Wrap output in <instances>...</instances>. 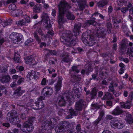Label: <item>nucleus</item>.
I'll list each match as a JSON object with an SVG mask.
<instances>
[{
  "label": "nucleus",
  "mask_w": 133,
  "mask_h": 133,
  "mask_svg": "<svg viewBox=\"0 0 133 133\" xmlns=\"http://www.w3.org/2000/svg\"><path fill=\"white\" fill-rule=\"evenodd\" d=\"M11 78L9 75H5L0 77L1 82L3 83H9L10 81Z\"/></svg>",
  "instance_id": "nucleus-17"
},
{
  "label": "nucleus",
  "mask_w": 133,
  "mask_h": 133,
  "mask_svg": "<svg viewBox=\"0 0 133 133\" xmlns=\"http://www.w3.org/2000/svg\"><path fill=\"white\" fill-rule=\"evenodd\" d=\"M114 83H110L109 88V89L108 90V91L109 92H113L115 91L114 89L113 86Z\"/></svg>",
  "instance_id": "nucleus-49"
},
{
  "label": "nucleus",
  "mask_w": 133,
  "mask_h": 133,
  "mask_svg": "<svg viewBox=\"0 0 133 133\" xmlns=\"http://www.w3.org/2000/svg\"><path fill=\"white\" fill-rule=\"evenodd\" d=\"M81 25V23H78L74 26L73 31L75 36L79 35Z\"/></svg>",
  "instance_id": "nucleus-19"
},
{
  "label": "nucleus",
  "mask_w": 133,
  "mask_h": 133,
  "mask_svg": "<svg viewBox=\"0 0 133 133\" xmlns=\"http://www.w3.org/2000/svg\"><path fill=\"white\" fill-rule=\"evenodd\" d=\"M43 91L45 92L44 96H49L51 95L53 93V89L51 87H46L43 89Z\"/></svg>",
  "instance_id": "nucleus-13"
},
{
  "label": "nucleus",
  "mask_w": 133,
  "mask_h": 133,
  "mask_svg": "<svg viewBox=\"0 0 133 133\" xmlns=\"http://www.w3.org/2000/svg\"><path fill=\"white\" fill-rule=\"evenodd\" d=\"M123 112L122 109L118 106L117 107L111 112L112 115L116 116L122 114Z\"/></svg>",
  "instance_id": "nucleus-15"
},
{
  "label": "nucleus",
  "mask_w": 133,
  "mask_h": 133,
  "mask_svg": "<svg viewBox=\"0 0 133 133\" xmlns=\"http://www.w3.org/2000/svg\"><path fill=\"white\" fill-rule=\"evenodd\" d=\"M103 29L102 27H98L97 32H94V30H87L82 34L81 38L82 42L85 44L89 46H93L96 42L95 37H103L106 35V30Z\"/></svg>",
  "instance_id": "nucleus-1"
},
{
  "label": "nucleus",
  "mask_w": 133,
  "mask_h": 133,
  "mask_svg": "<svg viewBox=\"0 0 133 133\" xmlns=\"http://www.w3.org/2000/svg\"><path fill=\"white\" fill-rule=\"evenodd\" d=\"M26 23V22L25 20L23 19L16 22V23L18 26L25 25Z\"/></svg>",
  "instance_id": "nucleus-45"
},
{
  "label": "nucleus",
  "mask_w": 133,
  "mask_h": 133,
  "mask_svg": "<svg viewBox=\"0 0 133 133\" xmlns=\"http://www.w3.org/2000/svg\"><path fill=\"white\" fill-rule=\"evenodd\" d=\"M42 7L41 4L36 5L33 8L34 12L35 13H40L42 11Z\"/></svg>",
  "instance_id": "nucleus-29"
},
{
  "label": "nucleus",
  "mask_w": 133,
  "mask_h": 133,
  "mask_svg": "<svg viewBox=\"0 0 133 133\" xmlns=\"http://www.w3.org/2000/svg\"><path fill=\"white\" fill-rule=\"evenodd\" d=\"M128 10V9L127 7H123L121 9V12L123 14L125 13Z\"/></svg>",
  "instance_id": "nucleus-58"
},
{
  "label": "nucleus",
  "mask_w": 133,
  "mask_h": 133,
  "mask_svg": "<svg viewBox=\"0 0 133 133\" xmlns=\"http://www.w3.org/2000/svg\"><path fill=\"white\" fill-rule=\"evenodd\" d=\"M77 85L76 84L74 85V87L73 88L72 92L67 91L65 92L61 97H60L58 103V105L60 106H64L66 104L65 101H69L73 97L74 95L77 97L79 98V96L78 94L79 89L75 87Z\"/></svg>",
  "instance_id": "nucleus-2"
},
{
  "label": "nucleus",
  "mask_w": 133,
  "mask_h": 133,
  "mask_svg": "<svg viewBox=\"0 0 133 133\" xmlns=\"http://www.w3.org/2000/svg\"><path fill=\"white\" fill-rule=\"evenodd\" d=\"M131 104V101H128L125 103L121 105V107L125 109H130V108Z\"/></svg>",
  "instance_id": "nucleus-32"
},
{
  "label": "nucleus",
  "mask_w": 133,
  "mask_h": 133,
  "mask_svg": "<svg viewBox=\"0 0 133 133\" xmlns=\"http://www.w3.org/2000/svg\"><path fill=\"white\" fill-rule=\"evenodd\" d=\"M117 18V17L116 18L114 17H112V22L116 28H118L119 25L118 23Z\"/></svg>",
  "instance_id": "nucleus-40"
},
{
  "label": "nucleus",
  "mask_w": 133,
  "mask_h": 133,
  "mask_svg": "<svg viewBox=\"0 0 133 133\" xmlns=\"http://www.w3.org/2000/svg\"><path fill=\"white\" fill-rule=\"evenodd\" d=\"M85 8V5L82 4L79 5V8L81 11H83Z\"/></svg>",
  "instance_id": "nucleus-63"
},
{
  "label": "nucleus",
  "mask_w": 133,
  "mask_h": 133,
  "mask_svg": "<svg viewBox=\"0 0 133 133\" xmlns=\"http://www.w3.org/2000/svg\"><path fill=\"white\" fill-rule=\"evenodd\" d=\"M8 68L6 66H4L2 67V69H1V71L2 72L6 73L7 71Z\"/></svg>",
  "instance_id": "nucleus-57"
},
{
  "label": "nucleus",
  "mask_w": 133,
  "mask_h": 133,
  "mask_svg": "<svg viewBox=\"0 0 133 133\" xmlns=\"http://www.w3.org/2000/svg\"><path fill=\"white\" fill-rule=\"evenodd\" d=\"M128 53L129 54L133 53V49L132 48L130 47L129 48H128L127 51Z\"/></svg>",
  "instance_id": "nucleus-64"
},
{
  "label": "nucleus",
  "mask_w": 133,
  "mask_h": 133,
  "mask_svg": "<svg viewBox=\"0 0 133 133\" xmlns=\"http://www.w3.org/2000/svg\"><path fill=\"white\" fill-rule=\"evenodd\" d=\"M34 35L36 41L38 43H41V40L38 36V34L37 31H35L34 32Z\"/></svg>",
  "instance_id": "nucleus-38"
},
{
  "label": "nucleus",
  "mask_w": 133,
  "mask_h": 133,
  "mask_svg": "<svg viewBox=\"0 0 133 133\" xmlns=\"http://www.w3.org/2000/svg\"><path fill=\"white\" fill-rule=\"evenodd\" d=\"M69 123L67 121H62L58 124L55 129L56 132H65L68 130L70 128Z\"/></svg>",
  "instance_id": "nucleus-5"
},
{
  "label": "nucleus",
  "mask_w": 133,
  "mask_h": 133,
  "mask_svg": "<svg viewBox=\"0 0 133 133\" xmlns=\"http://www.w3.org/2000/svg\"><path fill=\"white\" fill-rule=\"evenodd\" d=\"M25 91L24 90L21 89V87H19L15 90L14 93L15 94H17V95L20 96Z\"/></svg>",
  "instance_id": "nucleus-31"
},
{
  "label": "nucleus",
  "mask_w": 133,
  "mask_h": 133,
  "mask_svg": "<svg viewBox=\"0 0 133 133\" xmlns=\"http://www.w3.org/2000/svg\"><path fill=\"white\" fill-rule=\"evenodd\" d=\"M25 62L27 64L34 65L35 64V60L32 58V56H28L25 59Z\"/></svg>",
  "instance_id": "nucleus-21"
},
{
  "label": "nucleus",
  "mask_w": 133,
  "mask_h": 133,
  "mask_svg": "<svg viewBox=\"0 0 133 133\" xmlns=\"http://www.w3.org/2000/svg\"><path fill=\"white\" fill-rule=\"evenodd\" d=\"M47 81H48V80H46L45 78H43L41 81V85H45L46 84Z\"/></svg>",
  "instance_id": "nucleus-59"
},
{
  "label": "nucleus",
  "mask_w": 133,
  "mask_h": 133,
  "mask_svg": "<svg viewBox=\"0 0 133 133\" xmlns=\"http://www.w3.org/2000/svg\"><path fill=\"white\" fill-rule=\"evenodd\" d=\"M76 129L77 131V133H82L81 132V125L80 124H78L76 126Z\"/></svg>",
  "instance_id": "nucleus-54"
},
{
  "label": "nucleus",
  "mask_w": 133,
  "mask_h": 133,
  "mask_svg": "<svg viewBox=\"0 0 133 133\" xmlns=\"http://www.w3.org/2000/svg\"><path fill=\"white\" fill-rule=\"evenodd\" d=\"M34 75V78L35 79H37L39 77V73L38 72H35V73Z\"/></svg>",
  "instance_id": "nucleus-56"
},
{
  "label": "nucleus",
  "mask_w": 133,
  "mask_h": 133,
  "mask_svg": "<svg viewBox=\"0 0 133 133\" xmlns=\"http://www.w3.org/2000/svg\"><path fill=\"white\" fill-rule=\"evenodd\" d=\"M6 86L3 85H1L0 86V96H2V93L3 92V90H5Z\"/></svg>",
  "instance_id": "nucleus-53"
},
{
  "label": "nucleus",
  "mask_w": 133,
  "mask_h": 133,
  "mask_svg": "<svg viewBox=\"0 0 133 133\" xmlns=\"http://www.w3.org/2000/svg\"><path fill=\"white\" fill-rule=\"evenodd\" d=\"M97 94V91L96 89L95 88H93L90 93L91 98L92 99H94L96 97Z\"/></svg>",
  "instance_id": "nucleus-36"
},
{
  "label": "nucleus",
  "mask_w": 133,
  "mask_h": 133,
  "mask_svg": "<svg viewBox=\"0 0 133 133\" xmlns=\"http://www.w3.org/2000/svg\"><path fill=\"white\" fill-rule=\"evenodd\" d=\"M102 106L99 105L97 104H94L91 105V109L94 110H98L99 109H102Z\"/></svg>",
  "instance_id": "nucleus-35"
},
{
  "label": "nucleus",
  "mask_w": 133,
  "mask_h": 133,
  "mask_svg": "<svg viewBox=\"0 0 133 133\" xmlns=\"http://www.w3.org/2000/svg\"><path fill=\"white\" fill-rule=\"evenodd\" d=\"M106 25L107 31L109 34H110L111 31L112 24L110 22H108L107 23Z\"/></svg>",
  "instance_id": "nucleus-44"
},
{
  "label": "nucleus",
  "mask_w": 133,
  "mask_h": 133,
  "mask_svg": "<svg viewBox=\"0 0 133 133\" xmlns=\"http://www.w3.org/2000/svg\"><path fill=\"white\" fill-rule=\"evenodd\" d=\"M41 18L42 20H44L46 21H48L49 20V18L48 14L44 12H43L42 14Z\"/></svg>",
  "instance_id": "nucleus-41"
},
{
  "label": "nucleus",
  "mask_w": 133,
  "mask_h": 133,
  "mask_svg": "<svg viewBox=\"0 0 133 133\" xmlns=\"http://www.w3.org/2000/svg\"><path fill=\"white\" fill-rule=\"evenodd\" d=\"M23 36L21 34L17 33L16 39L17 40V43L19 41H20L23 38Z\"/></svg>",
  "instance_id": "nucleus-50"
},
{
  "label": "nucleus",
  "mask_w": 133,
  "mask_h": 133,
  "mask_svg": "<svg viewBox=\"0 0 133 133\" xmlns=\"http://www.w3.org/2000/svg\"><path fill=\"white\" fill-rule=\"evenodd\" d=\"M75 71L77 73L79 72L80 71L77 69V67L76 66H73L72 68V70L70 72L71 77V78L72 82L74 83L78 81H80L81 78L80 76L77 75L76 73L74 72Z\"/></svg>",
  "instance_id": "nucleus-7"
},
{
  "label": "nucleus",
  "mask_w": 133,
  "mask_h": 133,
  "mask_svg": "<svg viewBox=\"0 0 133 133\" xmlns=\"http://www.w3.org/2000/svg\"><path fill=\"white\" fill-rule=\"evenodd\" d=\"M62 79V78L61 77H59L57 83L55 86V89L57 92L59 91L61 89Z\"/></svg>",
  "instance_id": "nucleus-22"
},
{
  "label": "nucleus",
  "mask_w": 133,
  "mask_h": 133,
  "mask_svg": "<svg viewBox=\"0 0 133 133\" xmlns=\"http://www.w3.org/2000/svg\"><path fill=\"white\" fill-rule=\"evenodd\" d=\"M93 19H90V20H87L85 22L84 24V26L87 27L91 25L94 26H96L98 24L95 21V18H93Z\"/></svg>",
  "instance_id": "nucleus-16"
},
{
  "label": "nucleus",
  "mask_w": 133,
  "mask_h": 133,
  "mask_svg": "<svg viewBox=\"0 0 133 133\" xmlns=\"http://www.w3.org/2000/svg\"><path fill=\"white\" fill-rule=\"evenodd\" d=\"M17 33L13 32L10 34L9 38L12 41L15 43H17V40L16 39Z\"/></svg>",
  "instance_id": "nucleus-30"
},
{
  "label": "nucleus",
  "mask_w": 133,
  "mask_h": 133,
  "mask_svg": "<svg viewBox=\"0 0 133 133\" xmlns=\"http://www.w3.org/2000/svg\"><path fill=\"white\" fill-rule=\"evenodd\" d=\"M34 41L33 39L31 38H30L28 39L25 42V44L26 45L30 46L32 45L33 44V42Z\"/></svg>",
  "instance_id": "nucleus-43"
},
{
  "label": "nucleus",
  "mask_w": 133,
  "mask_h": 133,
  "mask_svg": "<svg viewBox=\"0 0 133 133\" xmlns=\"http://www.w3.org/2000/svg\"><path fill=\"white\" fill-rule=\"evenodd\" d=\"M23 12L21 10L16 9L14 10H12L11 12V15L14 17H18L22 15Z\"/></svg>",
  "instance_id": "nucleus-23"
},
{
  "label": "nucleus",
  "mask_w": 133,
  "mask_h": 133,
  "mask_svg": "<svg viewBox=\"0 0 133 133\" xmlns=\"http://www.w3.org/2000/svg\"><path fill=\"white\" fill-rule=\"evenodd\" d=\"M66 4L67 6H65V5H63V9H65L64 10V14L66 15V17L68 19L71 20H73L75 19V17L73 15L70 11L68 10V8L69 7L68 4L65 1Z\"/></svg>",
  "instance_id": "nucleus-9"
},
{
  "label": "nucleus",
  "mask_w": 133,
  "mask_h": 133,
  "mask_svg": "<svg viewBox=\"0 0 133 133\" xmlns=\"http://www.w3.org/2000/svg\"><path fill=\"white\" fill-rule=\"evenodd\" d=\"M68 114V115L66 117V118L67 119L71 118L73 116L77 115V111H75L73 109L71 108L69 110Z\"/></svg>",
  "instance_id": "nucleus-20"
},
{
  "label": "nucleus",
  "mask_w": 133,
  "mask_h": 133,
  "mask_svg": "<svg viewBox=\"0 0 133 133\" xmlns=\"http://www.w3.org/2000/svg\"><path fill=\"white\" fill-rule=\"evenodd\" d=\"M35 118L34 117H29L27 121L25 122L23 126L26 129L28 132H31L34 129L32 123L35 121Z\"/></svg>",
  "instance_id": "nucleus-6"
},
{
  "label": "nucleus",
  "mask_w": 133,
  "mask_h": 133,
  "mask_svg": "<svg viewBox=\"0 0 133 133\" xmlns=\"http://www.w3.org/2000/svg\"><path fill=\"white\" fill-rule=\"evenodd\" d=\"M99 116L98 118L101 119L105 114L104 111L103 110H101L99 111Z\"/></svg>",
  "instance_id": "nucleus-51"
},
{
  "label": "nucleus",
  "mask_w": 133,
  "mask_h": 133,
  "mask_svg": "<svg viewBox=\"0 0 133 133\" xmlns=\"http://www.w3.org/2000/svg\"><path fill=\"white\" fill-rule=\"evenodd\" d=\"M33 108L35 109H40L44 107V105L43 102L37 101L33 105Z\"/></svg>",
  "instance_id": "nucleus-18"
},
{
  "label": "nucleus",
  "mask_w": 133,
  "mask_h": 133,
  "mask_svg": "<svg viewBox=\"0 0 133 133\" xmlns=\"http://www.w3.org/2000/svg\"><path fill=\"white\" fill-rule=\"evenodd\" d=\"M86 104V102L83 99H80L76 103L75 109L77 110H81L85 107Z\"/></svg>",
  "instance_id": "nucleus-12"
},
{
  "label": "nucleus",
  "mask_w": 133,
  "mask_h": 133,
  "mask_svg": "<svg viewBox=\"0 0 133 133\" xmlns=\"http://www.w3.org/2000/svg\"><path fill=\"white\" fill-rule=\"evenodd\" d=\"M63 5L67 6L65 1H61L58 5V14L57 16V20L59 29L63 27V24L67 21V19L64 15V9H63Z\"/></svg>",
  "instance_id": "nucleus-3"
},
{
  "label": "nucleus",
  "mask_w": 133,
  "mask_h": 133,
  "mask_svg": "<svg viewBox=\"0 0 133 133\" xmlns=\"http://www.w3.org/2000/svg\"><path fill=\"white\" fill-rule=\"evenodd\" d=\"M9 72L10 74H14L16 72V71L15 69H11L10 70Z\"/></svg>",
  "instance_id": "nucleus-61"
},
{
  "label": "nucleus",
  "mask_w": 133,
  "mask_h": 133,
  "mask_svg": "<svg viewBox=\"0 0 133 133\" xmlns=\"http://www.w3.org/2000/svg\"><path fill=\"white\" fill-rule=\"evenodd\" d=\"M66 33L63 34L62 36L60 37V39L61 42L65 43L68 46H74L76 43V41L73 38V35L71 31L67 30Z\"/></svg>",
  "instance_id": "nucleus-4"
},
{
  "label": "nucleus",
  "mask_w": 133,
  "mask_h": 133,
  "mask_svg": "<svg viewBox=\"0 0 133 133\" xmlns=\"http://www.w3.org/2000/svg\"><path fill=\"white\" fill-rule=\"evenodd\" d=\"M61 57L63 58L62 61L68 63L71 61L70 58L69 54L67 52L63 53L61 55Z\"/></svg>",
  "instance_id": "nucleus-14"
},
{
  "label": "nucleus",
  "mask_w": 133,
  "mask_h": 133,
  "mask_svg": "<svg viewBox=\"0 0 133 133\" xmlns=\"http://www.w3.org/2000/svg\"><path fill=\"white\" fill-rule=\"evenodd\" d=\"M14 117V114L12 112H9L7 115V119L11 123Z\"/></svg>",
  "instance_id": "nucleus-33"
},
{
  "label": "nucleus",
  "mask_w": 133,
  "mask_h": 133,
  "mask_svg": "<svg viewBox=\"0 0 133 133\" xmlns=\"http://www.w3.org/2000/svg\"><path fill=\"white\" fill-rule=\"evenodd\" d=\"M34 73H35V71H34L29 72L27 76V77L29 78L30 80L34 78Z\"/></svg>",
  "instance_id": "nucleus-42"
},
{
  "label": "nucleus",
  "mask_w": 133,
  "mask_h": 133,
  "mask_svg": "<svg viewBox=\"0 0 133 133\" xmlns=\"http://www.w3.org/2000/svg\"><path fill=\"white\" fill-rule=\"evenodd\" d=\"M120 3L121 5L124 4L125 5L126 4V2L124 0H118V3Z\"/></svg>",
  "instance_id": "nucleus-62"
},
{
  "label": "nucleus",
  "mask_w": 133,
  "mask_h": 133,
  "mask_svg": "<svg viewBox=\"0 0 133 133\" xmlns=\"http://www.w3.org/2000/svg\"><path fill=\"white\" fill-rule=\"evenodd\" d=\"M85 70L82 69L81 72V73L82 75H84L85 73L86 74L89 73V72L92 71V70L90 66H87V65H85Z\"/></svg>",
  "instance_id": "nucleus-28"
},
{
  "label": "nucleus",
  "mask_w": 133,
  "mask_h": 133,
  "mask_svg": "<svg viewBox=\"0 0 133 133\" xmlns=\"http://www.w3.org/2000/svg\"><path fill=\"white\" fill-rule=\"evenodd\" d=\"M38 33H39V35H41V36L43 37H44L46 38V37L47 35H45L42 33V31L41 29V28L37 30Z\"/></svg>",
  "instance_id": "nucleus-52"
},
{
  "label": "nucleus",
  "mask_w": 133,
  "mask_h": 133,
  "mask_svg": "<svg viewBox=\"0 0 133 133\" xmlns=\"http://www.w3.org/2000/svg\"><path fill=\"white\" fill-rule=\"evenodd\" d=\"M121 28L122 30L125 33L128 31V29L127 25L125 24H123Z\"/></svg>",
  "instance_id": "nucleus-48"
},
{
  "label": "nucleus",
  "mask_w": 133,
  "mask_h": 133,
  "mask_svg": "<svg viewBox=\"0 0 133 133\" xmlns=\"http://www.w3.org/2000/svg\"><path fill=\"white\" fill-rule=\"evenodd\" d=\"M12 122H11V123L15 124L19 123L20 122V120L18 117L16 116L14 118Z\"/></svg>",
  "instance_id": "nucleus-39"
},
{
  "label": "nucleus",
  "mask_w": 133,
  "mask_h": 133,
  "mask_svg": "<svg viewBox=\"0 0 133 133\" xmlns=\"http://www.w3.org/2000/svg\"><path fill=\"white\" fill-rule=\"evenodd\" d=\"M49 119L44 122L42 124V128L43 129L48 131L53 129L55 127V124H52V119Z\"/></svg>",
  "instance_id": "nucleus-8"
},
{
  "label": "nucleus",
  "mask_w": 133,
  "mask_h": 133,
  "mask_svg": "<svg viewBox=\"0 0 133 133\" xmlns=\"http://www.w3.org/2000/svg\"><path fill=\"white\" fill-rule=\"evenodd\" d=\"M16 5L14 3H12L10 4L9 6V8L10 10H16L15 9Z\"/></svg>",
  "instance_id": "nucleus-55"
},
{
  "label": "nucleus",
  "mask_w": 133,
  "mask_h": 133,
  "mask_svg": "<svg viewBox=\"0 0 133 133\" xmlns=\"http://www.w3.org/2000/svg\"><path fill=\"white\" fill-rule=\"evenodd\" d=\"M14 56V59L16 63H21L20 59L21 57L19 54L18 53H15Z\"/></svg>",
  "instance_id": "nucleus-34"
},
{
  "label": "nucleus",
  "mask_w": 133,
  "mask_h": 133,
  "mask_svg": "<svg viewBox=\"0 0 133 133\" xmlns=\"http://www.w3.org/2000/svg\"><path fill=\"white\" fill-rule=\"evenodd\" d=\"M128 45V42L127 40H122L121 43V46L119 51L120 55H122L124 54Z\"/></svg>",
  "instance_id": "nucleus-11"
},
{
  "label": "nucleus",
  "mask_w": 133,
  "mask_h": 133,
  "mask_svg": "<svg viewBox=\"0 0 133 133\" xmlns=\"http://www.w3.org/2000/svg\"><path fill=\"white\" fill-rule=\"evenodd\" d=\"M126 121L129 124L133 123V118L132 116L130 114H127L125 118Z\"/></svg>",
  "instance_id": "nucleus-25"
},
{
  "label": "nucleus",
  "mask_w": 133,
  "mask_h": 133,
  "mask_svg": "<svg viewBox=\"0 0 133 133\" xmlns=\"http://www.w3.org/2000/svg\"><path fill=\"white\" fill-rule=\"evenodd\" d=\"M46 21L44 24V26L46 29L49 30L51 29L52 25L50 23V22Z\"/></svg>",
  "instance_id": "nucleus-37"
},
{
  "label": "nucleus",
  "mask_w": 133,
  "mask_h": 133,
  "mask_svg": "<svg viewBox=\"0 0 133 133\" xmlns=\"http://www.w3.org/2000/svg\"><path fill=\"white\" fill-rule=\"evenodd\" d=\"M2 107L4 111H8L10 109V104L7 102H4L2 105Z\"/></svg>",
  "instance_id": "nucleus-24"
},
{
  "label": "nucleus",
  "mask_w": 133,
  "mask_h": 133,
  "mask_svg": "<svg viewBox=\"0 0 133 133\" xmlns=\"http://www.w3.org/2000/svg\"><path fill=\"white\" fill-rule=\"evenodd\" d=\"M25 80V78L21 77L20 76L17 81V84L19 85H20L22 83L24 82Z\"/></svg>",
  "instance_id": "nucleus-46"
},
{
  "label": "nucleus",
  "mask_w": 133,
  "mask_h": 133,
  "mask_svg": "<svg viewBox=\"0 0 133 133\" xmlns=\"http://www.w3.org/2000/svg\"><path fill=\"white\" fill-rule=\"evenodd\" d=\"M108 2L107 0L100 1L97 4V6L99 8L103 7L107 5Z\"/></svg>",
  "instance_id": "nucleus-27"
},
{
  "label": "nucleus",
  "mask_w": 133,
  "mask_h": 133,
  "mask_svg": "<svg viewBox=\"0 0 133 133\" xmlns=\"http://www.w3.org/2000/svg\"><path fill=\"white\" fill-rule=\"evenodd\" d=\"M41 28V24L40 23H38L35 24L33 26L34 29H35L36 30Z\"/></svg>",
  "instance_id": "nucleus-47"
},
{
  "label": "nucleus",
  "mask_w": 133,
  "mask_h": 133,
  "mask_svg": "<svg viewBox=\"0 0 133 133\" xmlns=\"http://www.w3.org/2000/svg\"><path fill=\"white\" fill-rule=\"evenodd\" d=\"M110 124L113 128H117L118 129L122 128L124 126V124L122 122H120L118 120H112L110 122Z\"/></svg>",
  "instance_id": "nucleus-10"
},
{
  "label": "nucleus",
  "mask_w": 133,
  "mask_h": 133,
  "mask_svg": "<svg viewBox=\"0 0 133 133\" xmlns=\"http://www.w3.org/2000/svg\"><path fill=\"white\" fill-rule=\"evenodd\" d=\"M113 99L112 94H111L110 92H107L105 93V95L102 98V99L104 100L106 99Z\"/></svg>",
  "instance_id": "nucleus-26"
},
{
  "label": "nucleus",
  "mask_w": 133,
  "mask_h": 133,
  "mask_svg": "<svg viewBox=\"0 0 133 133\" xmlns=\"http://www.w3.org/2000/svg\"><path fill=\"white\" fill-rule=\"evenodd\" d=\"M10 24V22L6 21H4L2 24V25L4 27H5L7 25Z\"/></svg>",
  "instance_id": "nucleus-60"
}]
</instances>
